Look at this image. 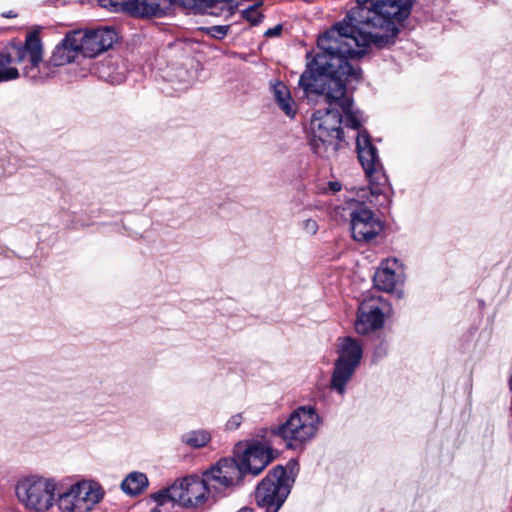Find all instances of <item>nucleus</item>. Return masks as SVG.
Listing matches in <instances>:
<instances>
[{
  "instance_id": "21",
  "label": "nucleus",
  "mask_w": 512,
  "mask_h": 512,
  "mask_svg": "<svg viewBox=\"0 0 512 512\" xmlns=\"http://www.w3.org/2000/svg\"><path fill=\"white\" fill-rule=\"evenodd\" d=\"M215 0H168V3H178L186 8H203L210 6Z\"/></svg>"
},
{
  "instance_id": "14",
  "label": "nucleus",
  "mask_w": 512,
  "mask_h": 512,
  "mask_svg": "<svg viewBox=\"0 0 512 512\" xmlns=\"http://www.w3.org/2000/svg\"><path fill=\"white\" fill-rule=\"evenodd\" d=\"M383 313L375 300L364 301L359 306L355 329L359 334H368L382 327Z\"/></svg>"
},
{
  "instance_id": "16",
  "label": "nucleus",
  "mask_w": 512,
  "mask_h": 512,
  "mask_svg": "<svg viewBox=\"0 0 512 512\" xmlns=\"http://www.w3.org/2000/svg\"><path fill=\"white\" fill-rule=\"evenodd\" d=\"M400 280V264L395 258L383 261L373 278L375 287L385 292L393 291Z\"/></svg>"
},
{
  "instance_id": "3",
  "label": "nucleus",
  "mask_w": 512,
  "mask_h": 512,
  "mask_svg": "<svg viewBox=\"0 0 512 512\" xmlns=\"http://www.w3.org/2000/svg\"><path fill=\"white\" fill-rule=\"evenodd\" d=\"M43 47L39 34L33 31L27 34L24 45L15 46L13 53H0V81L13 80L19 77V71L12 66L15 62L21 65L23 75L33 81H42L49 76L42 68Z\"/></svg>"
},
{
  "instance_id": "10",
  "label": "nucleus",
  "mask_w": 512,
  "mask_h": 512,
  "mask_svg": "<svg viewBox=\"0 0 512 512\" xmlns=\"http://www.w3.org/2000/svg\"><path fill=\"white\" fill-rule=\"evenodd\" d=\"M80 40L82 55L93 58L109 50L118 39L117 32L111 27L75 30Z\"/></svg>"
},
{
  "instance_id": "9",
  "label": "nucleus",
  "mask_w": 512,
  "mask_h": 512,
  "mask_svg": "<svg viewBox=\"0 0 512 512\" xmlns=\"http://www.w3.org/2000/svg\"><path fill=\"white\" fill-rule=\"evenodd\" d=\"M362 353L361 345L351 337L341 340L338 347L339 356L331 378V388L339 394H344L346 384L358 367Z\"/></svg>"
},
{
  "instance_id": "26",
  "label": "nucleus",
  "mask_w": 512,
  "mask_h": 512,
  "mask_svg": "<svg viewBox=\"0 0 512 512\" xmlns=\"http://www.w3.org/2000/svg\"><path fill=\"white\" fill-rule=\"evenodd\" d=\"M281 30H282V27L280 25H277L274 28L268 29L265 32V35H267V36H277V35L280 34Z\"/></svg>"
},
{
  "instance_id": "5",
  "label": "nucleus",
  "mask_w": 512,
  "mask_h": 512,
  "mask_svg": "<svg viewBox=\"0 0 512 512\" xmlns=\"http://www.w3.org/2000/svg\"><path fill=\"white\" fill-rule=\"evenodd\" d=\"M320 424L321 419L313 407L300 406L273 433L281 437L289 448H297L316 436Z\"/></svg>"
},
{
  "instance_id": "18",
  "label": "nucleus",
  "mask_w": 512,
  "mask_h": 512,
  "mask_svg": "<svg viewBox=\"0 0 512 512\" xmlns=\"http://www.w3.org/2000/svg\"><path fill=\"white\" fill-rule=\"evenodd\" d=\"M148 487V478L141 472L129 473L121 483L122 491L129 496H137Z\"/></svg>"
},
{
  "instance_id": "22",
  "label": "nucleus",
  "mask_w": 512,
  "mask_h": 512,
  "mask_svg": "<svg viewBox=\"0 0 512 512\" xmlns=\"http://www.w3.org/2000/svg\"><path fill=\"white\" fill-rule=\"evenodd\" d=\"M99 5L112 12L125 11V1L121 0H99Z\"/></svg>"
},
{
  "instance_id": "7",
  "label": "nucleus",
  "mask_w": 512,
  "mask_h": 512,
  "mask_svg": "<svg viewBox=\"0 0 512 512\" xmlns=\"http://www.w3.org/2000/svg\"><path fill=\"white\" fill-rule=\"evenodd\" d=\"M211 490L213 489L204 475L203 478L190 476L155 493L153 498L159 505L172 501L186 508H197L205 503Z\"/></svg>"
},
{
  "instance_id": "12",
  "label": "nucleus",
  "mask_w": 512,
  "mask_h": 512,
  "mask_svg": "<svg viewBox=\"0 0 512 512\" xmlns=\"http://www.w3.org/2000/svg\"><path fill=\"white\" fill-rule=\"evenodd\" d=\"M350 218L352 237L356 241H370L383 230V223L370 209L356 208L351 212Z\"/></svg>"
},
{
  "instance_id": "24",
  "label": "nucleus",
  "mask_w": 512,
  "mask_h": 512,
  "mask_svg": "<svg viewBox=\"0 0 512 512\" xmlns=\"http://www.w3.org/2000/svg\"><path fill=\"white\" fill-rule=\"evenodd\" d=\"M208 32L214 38L221 39L224 36H226V34L228 32V26H222V25L212 26V27L208 28Z\"/></svg>"
},
{
  "instance_id": "23",
  "label": "nucleus",
  "mask_w": 512,
  "mask_h": 512,
  "mask_svg": "<svg viewBox=\"0 0 512 512\" xmlns=\"http://www.w3.org/2000/svg\"><path fill=\"white\" fill-rule=\"evenodd\" d=\"M302 229L307 235H315L318 231V223L315 219L308 218L302 222Z\"/></svg>"
},
{
  "instance_id": "1",
  "label": "nucleus",
  "mask_w": 512,
  "mask_h": 512,
  "mask_svg": "<svg viewBox=\"0 0 512 512\" xmlns=\"http://www.w3.org/2000/svg\"><path fill=\"white\" fill-rule=\"evenodd\" d=\"M356 1L357 6L343 22L318 39L320 52L299 79L306 94L322 95L328 104L313 114L309 127L310 148L322 158H330L340 149L343 119L353 129L362 124V115L346 89L347 82L359 81L361 71L349 59L361 58L371 45L385 48L393 44L398 26L409 16L413 4V0Z\"/></svg>"
},
{
  "instance_id": "8",
  "label": "nucleus",
  "mask_w": 512,
  "mask_h": 512,
  "mask_svg": "<svg viewBox=\"0 0 512 512\" xmlns=\"http://www.w3.org/2000/svg\"><path fill=\"white\" fill-rule=\"evenodd\" d=\"M293 481L283 466L274 467L256 488L255 499L258 506L266 512H277L289 495Z\"/></svg>"
},
{
  "instance_id": "30",
  "label": "nucleus",
  "mask_w": 512,
  "mask_h": 512,
  "mask_svg": "<svg viewBox=\"0 0 512 512\" xmlns=\"http://www.w3.org/2000/svg\"><path fill=\"white\" fill-rule=\"evenodd\" d=\"M288 465H289V466H291V470H293V468H294L295 466H297V463H296V462H289V464H288Z\"/></svg>"
},
{
  "instance_id": "27",
  "label": "nucleus",
  "mask_w": 512,
  "mask_h": 512,
  "mask_svg": "<svg viewBox=\"0 0 512 512\" xmlns=\"http://www.w3.org/2000/svg\"><path fill=\"white\" fill-rule=\"evenodd\" d=\"M387 352V348L385 345H381L380 347L377 348L376 352H375V356L376 357H381L383 355H385Z\"/></svg>"
},
{
  "instance_id": "20",
  "label": "nucleus",
  "mask_w": 512,
  "mask_h": 512,
  "mask_svg": "<svg viewBox=\"0 0 512 512\" xmlns=\"http://www.w3.org/2000/svg\"><path fill=\"white\" fill-rule=\"evenodd\" d=\"M210 434L204 430L190 431L182 436V441L194 448H201L210 441Z\"/></svg>"
},
{
  "instance_id": "28",
  "label": "nucleus",
  "mask_w": 512,
  "mask_h": 512,
  "mask_svg": "<svg viewBox=\"0 0 512 512\" xmlns=\"http://www.w3.org/2000/svg\"><path fill=\"white\" fill-rule=\"evenodd\" d=\"M329 188L333 192H338L341 189V184L339 182H329Z\"/></svg>"
},
{
  "instance_id": "2",
  "label": "nucleus",
  "mask_w": 512,
  "mask_h": 512,
  "mask_svg": "<svg viewBox=\"0 0 512 512\" xmlns=\"http://www.w3.org/2000/svg\"><path fill=\"white\" fill-rule=\"evenodd\" d=\"M358 159L369 180L368 188H360L357 198L379 208H388L390 198L386 193L388 180L378 156L377 148L371 143L366 131H359L356 138Z\"/></svg>"
},
{
  "instance_id": "15",
  "label": "nucleus",
  "mask_w": 512,
  "mask_h": 512,
  "mask_svg": "<svg viewBox=\"0 0 512 512\" xmlns=\"http://www.w3.org/2000/svg\"><path fill=\"white\" fill-rule=\"evenodd\" d=\"M79 41L75 30L67 33L61 43L55 47L49 63L57 67L74 62L78 55L82 54Z\"/></svg>"
},
{
  "instance_id": "29",
  "label": "nucleus",
  "mask_w": 512,
  "mask_h": 512,
  "mask_svg": "<svg viewBox=\"0 0 512 512\" xmlns=\"http://www.w3.org/2000/svg\"><path fill=\"white\" fill-rule=\"evenodd\" d=\"M237 512H253V510L251 508L244 507V508L238 510Z\"/></svg>"
},
{
  "instance_id": "13",
  "label": "nucleus",
  "mask_w": 512,
  "mask_h": 512,
  "mask_svg": "<svg viewBox=\"0 0 512 512\" xmlns=\"http://www.w3.org/2000/svg\"><path fill=\"white\" fill-rule=\"evenodd\" d=\"M245 475L257 476L273 460L272 450L266 444L255 442L236 456Z\"/></svg>"
},
{
  "instance_id": "6",
  "label": "nucleus",
  "mask_w": 512,
  "mask_h": 512,
  "mask_svg": "<svg viewBox=\"0 0 512 512\" xmlns=\"http://www.w3.org/2000/svg\"><path fill=\"white\" fill-rule=\"evenodd\" d=\"M105 491L92 478H78L58 494L59 512H91L103 500Z\"/></svg>"
},
{
  "instance_id": "19",
  "label": "nucleus",
  "mask_w": 512,
  "mask_h": 512,
  "mask_svg": "<svg viewBox=\"0 0 512 512\" xmlns=\"http://www.w3.org/2000/svg\"><path fill=\"white\" fill-rule=\"evenodd\" d=\"M273 95L281 110L290 118L296 114L295 102L292 100L288 87L282 83L277 82L272 87Z\"/></svg>"
},
{
  "instance_id": "4",
  "label": "nucleus",
  "mask_w": 512,
  "mask_h": 512,
  "mask_svg": "<svg viewBox=\"0 0 512 512\" xmlns=\"http://www.w3.org/2000/svg\"><path fill=\"white\" fill-rule=\"evenodd\" d=\"M58 488L55 477L30 474L17 481L15 494L27 510L49 512L54 506L58 507Z\"/></svg>"
},
{
  "instance_id": "11",
  "label": "nucleus",
  "mask_w": 512,
  "mask_h": 512,
  "mask_svg": "<svg viewBox=\"0 0 512 512\" xmlns=\"http://www.w3.org/2000/svg\"><path fill=\"white\" fill-rule=\"evenodd\" d=\"M204 476L212 489L218 493L237 485L245 474L236 458H225L205 472Z\"/></svg>"
},
{
  "instance_id": "31",
  "label": "nucleus",
  "mask_w": 512,
  "mask_h": 512,
  "mask_svg": "<svg viewBox=\"0 0 512 512\" xmlns=\"http://www.w3.org/2000/svg\"><path fill=\"white\" fill-rule=\"evenodd\" d=\"M151 512H162L159 507H155L151 510Z\"/></svg>"
},
{
  "instance_id": "25",
  "label": "nucleus",
  "mask_w": 512,
  "mask_h": 512,
  "mask_svg": "<svg viewBox=\"0 0 512 512\" xmlns=\"http://www.w3.org/2000/svg\"><path fill=\"white\" fill-rule=\"evenodd\" d=\"M243 421V417L241 414H235L230 417V419L226 423V429L227 430H236L240 427L241 423Z\"/></svg>"
},
{
  "instance_id": "17",
  "label": "nucleus",
  "mask_w": 512,
  "mask_h": 512,
  "mask_svg": "<svg viewBox=\"0 0 512 512\" xmlns=\"http://www.w3.org/2000/svg\"><path fill=\"white\" fill-rule=\"evenodd\" d=\"M162 2L168 0H126L125 11L141 17L156 16L162 12Z\"/></svg>"
}]
</instances>
